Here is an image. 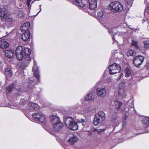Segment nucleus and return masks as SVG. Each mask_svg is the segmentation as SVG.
I'll return each mask as SVG.
<instances>
[{
	"instance_id": "obj_1",
	"label": "nucleus",
	"mask_w": 149,
	"mask_h": 149,
	"mask_svg": "<svg viewBox=\"0 0 149 149\" xmlns=\"http://www.w3.org/2000/svg\"><path fill=\"white\" fill-rule=\"evenodd\" d=\"M31 50L27 47L23 48L22 46H18L16 49L15 54L17 59L22 60L24 59L26 61H29L31 60L30 55Z\"/></svg>"
},
{
	"instance_id": "obj_2",
	"label": "nucleus",
	"mask_w": 149,
	"mask_h": 149,
	"mask_svg": "<svg viewBox=\"0 0 149 149\" xmlns=\"http://www.w3.org/2000/svg\"><path fill=\"white\" fill-rule=\"evenodd\" d=\"M51 122L53 125V130L58 131L63 127V124L60 119L56 115H52L50 116Z\"/></svg>"
},
{
	"instance_id": "obj_3",
	"label": "nucleus",
	"mask_w": 149,
	"mask_h": 149,
	"mask_svg": "<svg viewBox=\"0 0 149 149\" xmlns=\"http://www.w3.org/2000/svg\"><path fill=\"white\" fill-rule=\"evenodd\" d=\"M108 8L112 12L114 13L120 12L123 8V5L117 1L111 2Z\"/></svg>"
},
{
	"instance_id": "obj_4",
	"label": "nucleus",
	"mask_w": 149,
	"mask_h": 149,
	"mask_svg": "<svg viewBox=\"0 0 149 149\" xmlns=\"http://www.w3.org/2000/svg\"><path fill=\"white\" fill-rule=\"evenodd\" d=\"M70 3L79 7L80 9H82L86 13H88L90 15V12L86 8L88 2L87 1H70Z\"/></svg>"
},
{
	"instance_id": "obj_5",
	"label": "nucleus",
	"mask_w": 149,
	"mask_h": 149,
	"mask_svg": "<svg viewBox=\"0 0 149 149\" xmlns=\"http://www.w3.org/2000/svg\"><path fill=\"white\" fill-rule=\"evenodd\" d=\"M66 125L70 129L72 130H77L78 129V126L77 122L71 117H66L64 120Z\"/></svg>"
},
{
	"instance_id": "obj_6",
	"label": "nucleus",
	"mask_w": 149,
	"mask_h": 149,
	"mask_svg": "<svg viewBox=\"0 0 149 149\" xmlns=\"http://www.w3.org/2000/svg\"><path fill=\"white\" fill-rule=\"evenodd\" d=\"M112 64L110 63V65L108 67L109 70V73L111 74H114L116 73L119 72L121 70V67L120 65L115 62Z\"/></svg>"
},
{
	"instance_id": "obj_7",
	"label": "nucleus",
	"mask_w": 149,
	"mask_h": 149,
	"mask_svg": "<svg viewBox=\"0 0 149 149\" xmlns=\"http://www.w3.org/2000/svg\"><path fill=\"white\" fill-rule=\"evenodd\" d=\"M94 118L93 124L97 126L104 120L105 119V113L102 111H99L96 115Z\"/></svg>"
},
{
	"instance_id": "obj_8",
	"label": "nucleus",
	"mask_w": 149,
	"mask_h": 149,
	"mask_svg": "<svg viewBox=\"0 0 149 149\" xmlns=\"http://www.w3.org/2000/svg\"><path fill=\"white\" fill-rule=\"evenodd\" d=\"M33 84H29L27 87V91H26L29 95H38L39 92L41 91V89L39 88L34 87Z\"/></svg>"
},
{
	"instance_id": "obj_9",
	"label": "nucleus",
	"mask_w": 149,
	"mask_h": 149,
	"mask_svg": "<svg viewBox=\"0 0 149 149\" xmlns=\"http://www.w3.org/2000/svg\"><path fill=\"white\" fill-rule=\"evenodd\" d=\"M32 116L36 121H39L44 124L46 123V118L41 112L33 113Z\"/></svg>"
},
{
	"instance_id": "obj_10",
	"label": "nucleus",
	"mask_w": 149,
	"mask_h": 149,
	"mask_svg": "<svg viewBox=\"0 0 149 149\" xmlns=\"http://www.w3.org/2000/svg\"><path fill=\"white\" fill-rule=\"evenodd\" d=\"M32 70L34 76L37 79V84L40 83V75L37 63L35 61L34 63V66L33 67Z\"/></svg>"
},
{
	"instance_id": "obj_11",
	"label": "nucleus",
	"mask_w": 149,
	"mask_h": 149,
	"mask_svg": "<svg viewBox=\"0 0 149 149\" xmlns=\"http://www.w3.org/2000/svg\"><path fill=\"white\" fill-rule=\"evenodd\" d=\"M96 93L99 97L102 98L104 97L107 94L106 88L105 87H98L96 89Z\"/></svg>"
},
{
	"instance_id": "obj_12",
	"label": "nucleus",
	"mask_w": 149,
	"mask_h": 149,
	"mask_svg": "<svg viewBox=\"0 0 149 149\" xmlns=\"http://www.w3.org/2000/svg\"><path fill=\"white\" fill-rule=\"evenodd\" d=\"M117 112L115 110H111L110 111L109 116L113 123H116L119 120V117L117 115Z\"/></svg>"
},
{
	"instance_id": "obj_13",
	"label": "nucleus",
	"mask_w": 149,
	"mask_h": 149,
	"mask_svg": "<svg viewBox=\"0 0 149 149\" xmlns=\"http://www.w3.org/2000/svg\"><path fill=\"white\" fill-rule=\"evenodd\" d=\"M112 56L109 60V63H112L113 61L116 59H119L121 55V53L119 50L112 51Z\"/></svg>"
},
{
	"instance_id": "obj_14",
	"label": "nucleus",
	"mask_w": 149,
	"mask_h": 149,
	"mask_svg": "<svg viewBox=\"0 0 149 149\" xmlns=\"http://www.w3.org/2000/svg\"><path fill=\"white\" fill-rule=\"evenodd\" d=\"M144 59L143 57L141 56H137L135 57L133 60V63L136 67H139L143 62Z\"/></svg>"
},
{
	"instance_id": "obj_15",
	"label": "nucleus",
	"mask_w": 149,
	"mask_h": 149,
	"mask_svg": "<svg viewBox=\"0 0 149 149\" xmlns=\"http://www.w3.org/2000/svg\"><path fill=\"white\" fill-rule=\"evenodd\" d=\"M112 104L114 107L115 109L117 111H121L122 110L121 108L123 105L122 102L116 99L115 100L111 102Z\"/></svg>"
},
{
	"instance_id": "obj_16",
	"label": "nucleus",
	"mask_w": 149,
	"mask_h": 149,
	"mask_svg": "<svg viewBox=\"0 0 149 149\" xmlns=\"http://www.w3.org/2000/svg\"><path fill=\"white\" fill-rule=\"evenodd\" d=\"M88 3L89 9L91 10H95L97 6V1H87Z\"/></svg>"
},
{
	"instance_id": "obj_17",
	"label": "nucleus",
	"mask_w": 149,
	"mask_h": 149,
	"mask_svg": "<svg viewBox=\"0 0 149 149\" xmlns=\"http://www.w3.org/2000/svg\"><path fill=\"white\" fill-rule=\"evenodd\" d=\"M30 24L29 22H24L21 26V29L22 32H30Z\"/></svg>"
},
{
	"instance_id": "obj_18",
	"label": "nucleus",
	"mask_w": 149,
	"mask_h": 149,
	"mask_svg": "<svg viewBox=\"0 0 149 149\" xmlns=\"http://www.w3.org/2000/svg\"><path fill=\"white\" fill-rule=\"evenodd\" d=\"M3 52L5 53V56L8 58L11 59L14 56V52L13 50L12 49H5L3 51Z\"/></svg>"
},
{
	"instance_id": "obj_19",
	"label": "nucleus",
	"mask_w": 149,
	"mask_h": 149,
	"mask_svg": "<svg viewBox=\"0 0 149 149\" xmlns=\"http://www.w3.org/2000/svg\"><path fill=\"white\" fill-rule=\"evenodd\" d=\"M141 122L142 125L145 128L149 127V117L147 116L142 117Z\"/></svg>"
},
{
	"instance_id": "obj_20",
	"label": "nucleus",
	"mask_w": 149,
	"mask_h": 149,
	"mask_svg": "<svg viewBox=\"0 0 149 149\" xmlns=\"http://www.w3.org/2000/svg\"><path fill=\"white\" fill-rule=\"evenodd\" d=\"M21 36V39L23 40L26 41L30 38V32H24Z\"/></svg>"
},
{
	"instance_id": "obj_21",
	"label": "nucleus",
	"mask_w": 149,
	"mask_h": 149,
	"mask_svg": "<svg viewBox=\"0 0 149 149\" xmlns=\"http://www.w3.org/2000/svg\"><path fill=\"white\" fill-rule=\"evenodd\" d=\"M125 91L123 86L119 85L118 91L119 95L120 96H123V97H124L125 96Z\"/></svg>"
},
{
	"instance_id": "obj_22",
	"label": "nucleus",
	"mask_w": 149,
	"mask_h": 149,
	"mask_svg": "<svg viewBox=\"0 0 149 149\" xmlns=\"http://www.w3.org/2000/svg\"><path fill=\"white\" fill-rule=\"evenodd\" d=\"M8 17V15L7 12L6 10L2 9L0 8V17L3 19H6Z\"/></svg>"
},
{
	"instance_id": "obj_23",
	"label": "nucleus",
	"mask_w": 149,
	"mask_h": 149,
	"mask_svg": "<svg viewBox=\"0 0 149 149\" xmlns=\"http://www.w3.org/2000/svg\"><path fill=\"white\" fill-rule=\"evenodd\" d=\"M0 47L2 49L7 48L9 46L8 42L5 39H2L0 41Z\"/></svg>"
},
{
	"instance_id": "obj_24",
	"label": "nucleus",
	"mask_w": 149,
	"mask_h": 149,
	"mask_svg": "<svg viewBox=\"0 0 149 149\" xmlns=\"http://www.w3.org/2000/svg\"><path fill=\"white\" fill-rule=\"evenodd\" d=\"M148 128H145L144 126L143 125V126H139L138 127L137 129V131L138 132H139V133L143 134L145 133H147V131L146 129Z\"/></svg>"
},
{
	"instance_id": "obj_25",
	"label": "nucleus",
	"mask_w": 149,
	"mask_h": 149,
	"mask_svg": "<svg viewBox=\"0 0 149 149\" xmlns=\"http://www.w3.org/2000/svg\"><path fill=\"white\" fill-rule=\"evenodd\" d=\"M16 84V82H14L13 83H11L8 87H6V89L9 92H11L13 88L15 87Z\"/></svg>"
},
{
	"instance_id": "obj_26",
	"label": "nucleus",
	"mask_w": 149,
	"mask_h": 149,
	"mask_svg": "<svg viewBox=\"0 0 149 149\" xmlns=\"http://www.w3.org/2000/svg\"><path fill=\"white\" fill-rule=\"evenodd\" d=\"M93 93L90 92L84 97L86 101H89L91 100L93 96Z\"/></svg>"
},
{
	"instance_id": "obj_27",
	"label": "nucleus",
	"mask_w": 149,
	"mask_h": 149,
	"mask_svg": "<svg viewBox=\"0 0 149 149\" xmlns=\"http://www.w3.org/2000/svg\"><path fill=\"white\" fill-rule=\"evenodd\" d=\"M28 105L35 110H37L38 109V104L32 102H30L28 104Z\"/></svg>"
},
{
	"instance_id": "obj_28",
	"label": "nucleus",
	"mask_w": 149,
	"mask_h": 149,
	"mask_svg": "<svg viewBox=\"0 0 149 149\" xmlns=\"http://www.w3.org/2000/svg\"><path fill=\"white\" fill-rule=\"evenodd\" d=\"M114 28H109L108 29V31L109 32V33L111 35H113V36H112V38L113 40L114 41H115L116 42V40H115V38H114V36L115 35H114V34H116V33L114 32H113V30L114 29Z\"/></svg>"
},
{
	"instance_id": "obj_29",
	"label": "nucleus",
	"mask_w": 149,
	"mask_h": 149,
	"mask_svg": "<svg viewBox=\"0 0 149 149\" xmlns=\"http://www.w3.org/2000/svg\"><path fill=\"white\" fill-rule=\"evenodd\" d=\"M4 73L5 75L10 77L12 76L13 74V73L11 69L10 68H6Z\"/></svg>"
},
{
	"instance_id": "obj_30",
	"label": "nucleus",
	"mask_w": 149,
	"mask_h": 149,
	"mask_svg": "<svg viewBox=\"0 0 149 149\" xmlns=\"http://www.w3.org/2000/svg\"><path fill=\"white\" fill-rule=\"evenodd\" d=\"M77 137L74 135L73 136L69 138L68 140L69 142H70L71 143H74L75 142H76L77 140Z\"/></svg>"
},
{
	"instance_id": "obj_31",
	"label": "nucleus",
	"mask_w": 149,
	"mask_h": 149,
	"mask_svg": "<svg viewBox=\"0 0 149 149\" xmlns=\"http://www.w3.org/2000/svg\"><path fill=\"white\" fill-rule=\"evenodd\" d=\"M125 5L127 8H129L133 3V1H124Z\"/></svg>"
},
{
	"instance_id": "obj_32",
	"label": "nucleus",
	"mask_w": 149,
	"mask_h": 149,
	"mask_svg": "<svg viewBox=\"0 0 149 149\" xmlns=\"http://www.w3.org/2000/svg\"><path fill=\"white\" fill-rule=\"evenodd\" d=\"M77 122L78 123H81L82 124V125L83 126H85L86 124V123L85 119L83 118H81L77 119Z\"/></svg>"
},
{
	"instance_id": "obj_33",
	"label": "nucleus",
	"mask_w": 149,
	"mask_h": 149,
	"mask_svg": "<svg viewBox=\"0 0 149 149\" xmlns=\"http://www.w3.org/2000/svg\"><path fill=\"white\" fill-rule=\"evenodd\" d=\"M125 77H128L131 74V71L128 68H126L125 69Z\"/></svg>"
},
{
	"instance_id": "obj_34",
	"label": "nucleus",
	"mask_w": 149,
	"mask_h": 149,
	"mask_svg": "<svg viewBox=\"0 0 149 149\" xmlns=\"http://www.w3.org/2000/svg\"><path fill=\"white\" fill-rule=\"evenodd\" d=\"M134 51L132 49H130L127 52V55L128 56H134Z\"/></svg>"
},
{
	"instance_id": "obj_35",
	"label": "nucleus",
	"mask_w": 149,
	"mask_h": 149,
	"mask_svg": "<svg viewBox=\"0 0 149 149\" xmlns=\"http://www.w3.org/2000/svg\"><path fill=\"white\" fill-rule=\"evenodd\" d=\"M149 14V3L146 4L145 9L144 15Z\"/></svg>"
},
{
	"instance_id": "obj_36",
	"label": "nucleus",
	"mask_w": 149,
	"mask_h": 149,
	"mask_svg": "<svg viewBox=\"0 0 149 149\" xmlns=\"http://www.w3.org/2000/svg\"><path fill=\"white\" fill-rule=\"evenodd\" d=\"M138 41L134 40H132V46H134L136 48H138Z\"/></svg>"
},
{
	"instance_id": "obj_37",
	"label": "nucleus",
	"mask_w": 149,
	"mask_h": 149,
	"mask_svg": "<svg viewBox=\"0 0 149 149\" xmlns=\"http://www.w3.org/2000/svg\"><path fill=\"white\" fill-rule=\"evenodd\" d=\"M98 20L101 24H104L105 22V18L103 17H98Z\"/></svg>"
},
{
	"instance_id": "obj_38",
	"label": "nucleus",
	"mask_w": 149,
	"mask_h": 149,
	"mask_svg": "<svg viewBox=\"0 0 149 149\" xmlns=\"http://www.w3.org/2000/svg\"><path fill=\"white\" fill-rule=\"evenodd\" d=\"M134 103L133 104L132 106H131V107H130V108L128 109V113H132V111H134Z\"/></svg>"
},
{
	"instance_id": "obj_39",
	"label": "nucleus",
	"mask_w": 149,
	"mask_h": 149,
	"mask_svg": "<svg viewBox=\"0 0 149 149\" xmlns=\"http://www.w3.org/2000/svg\"><path fill=\"white\" fill-rule=\"evenodd\" d=\"M17 15L19 17H22L24 16V14L22 11L19 10L17 13Z\"/></svg>"
},
{
	"instance_id": "obj_40",
	"label": "nucleus",
	"mask_w": 149,
	"mask_h": 149,
	"mask_svg": "<svg viewBox=\"0 0 149 149\" xmlns=\"http://www.w3.org/2000/svg\"><path fill=\"white\" fill-rule=\"evenodd\" d=\"M144 47L146 48H149V40H145L143 42Z\"/></svg>"
},
{
	"instance_id": "obj_41",
	"label": "nucleus",
	"mask_w": 149,
	"mask_h": 149,
	"mask_svg": "<svg viewBox=\"0 0 149 149\" xmlns=\"http://www.w3.org/2000/svg\"><path fill=\"white\" fill-rule=\"evenodd\" d=\"M128 114H127V113H126L124 116V120L123 121V126H125V125L126 124V121L127 119V118L128 117Z\"/></svg>"
},
{
	"instance_id": "obj_42",
	"label": "nucleus",
	"mask_w": 149,
	"mask_h": 149,
	"mask_svg": "<svg viewBox=\"0 0 149 149\" xmlns=\"http://www.w3.org/2000/svg\"><path fill=\"white\" fill-rule=\"evenodd\" d=\"M26 100L24 99H22L20 100V103L21 104L24 105L26 104Z\"/></svg>"
},
{
	"instance_id": "obj_43",
	"label": "nucleus",
	"mask_w": 149,
	"mask_h": 149,
	"mask_svg": "<svg viewBox=\"0 0 149 149\" xmlns=\"http://www.w3.org/2000/svg\"><path fill=\"white\" fill-rule=\"evenodd\" d=\"M104 13L102 11H101L98 12L97 13L98 17H103Z\"/></svg>"
},
{
	"instance_id": "obj_44",
	"label": "nucleus",
	"mask_w": 149,
	"mask_h": 149,
	"mask_svg": "<svg viewBox=\"0 0 149 149\" xmlns=\"http://www.w3.org/2000/svg\"><path fill=\"white\" fill-rule=\"evenodd\" d=\"M112 79L110 77L107 78L105 81V82L106 83H109L111 82Z\"/></svg>"
},
{
	"instance_id": "obj_45",
	"label": "nucleus",
	"mask_w": 149,
	"mask_h": 149,
	"mask_svg": "<svg viewBox=\"0 0 149 149\" xmlns=\"http://www.w3.org/2000/svg\"><path fill=\"white\" fill-rule=\"evenodd\" d=\"M84 111L85 113H86V112L87 113H89L90 112V110L89 108L88 107L86 108L85 110H84Z\"/></svg>"
},
{
	"instance_id": "obj_46",
	"label": "nucleus",
	"mask_w": 149,
	"mask_h": 149,
	"mask_svg": "<svg viewBox=\"0 0 149 149\" xmlns=\"http://www.w3.org/2000/svg\"><path fill=\"white\" fill-rule=\"evenodd\" d=\"M13 21V19L11 18H9L7 19V21L10 22V23H12Z\"/></svg>"
},
{
	"instance_id": "obj_47",
	"label": "nucleus",
	"mask_w": 149,
	"mask_h": 149,
	"mask_svg": "<svg viewBox=\"0 0 149 149\" xmlns=\"http://www.w3.org/2000/svg\"><path fill=\"white\" fill-rule=\"evenodd\" d=\"M26 5L29 7H31L30 3L31 2V1H27Z\"/></svg>"
},
{
	"instance_id": "obj_48",
	"label": "nucleus",
	"mask_w": 149,
	"mask_h": 149,
	"mask_svg": "<svg viewBox=\"0 0 149 149\" xmlns=\"http://www.w3.org/2000/svg\"><path fill=\"white\" fill-rule=\"evenodd\" d=\"M105 130L104 129H99L98 130V132L99 133H101L102 132H104Z\"/></svg>"
},
{
	"instance_id": "obj_49",
	"label": "nucleus",
	"mask_w": 149,
	"mask_h": 149,
	"mask_svg": "<svg viewBox=\"0 0 149 149\" xmlns=\"http://www.w3.org/2000/svg\"><path fill=\"white\" fill-rule=\"evenodd\" d=\"M41 6H42L41 5H40L39 6H40V10L39 12H38V13H37V14L36 15H35V17L36 16L38 15V14L41 11V10H42V9L41 8Z\"/></svg>"
},
{
	"instance_id": "obj_50",
	"label": "nucleus",
	"mask_w": 149,
	"mask_h": 149,
	"mask_svg": "<svg viewBox=\"0 0 149 149\" xmlns=\"http://www.w3.org/2000/svg\"><path fill=\"white\" fill-rule=\"evenodd\" d=\"M7 105V106L6 107L12 108L11 105L10 104L8 103Z\"/></svg>"
},
{
	"instance_id": "obj_51",
	"label": "nucleus",
	"mask_w": 149,
	"mask_h": 149,
	"mask_svg": "<svg viewBox=\"0 0 149 149\" xmlns=\"http://www.w3.org/2000/svg\"><path fill=\"white\" fill-rule=\"evenodd\" d=\"M147 19H143V22H142L143 23L145 22L146 21L148 22V21L146 20Z\"/></svg>"
},
{
	"instance_id": "obj_52",
	"label": "nucleus",
	"mask_w": 149,
	"mask_h": 149,
	"mask_svg": "<svg viewBox=\"0 0 149 149\" xmlns=\"http://www.w3.org/2000/svg\"><path fill=\"white\" fill-rule=\"evenodd\" d=\"M22 89L21 88H19V89H18V91H19V92H20V91H22Z\"/></svg>"
},
{
	"instance_id": "obj_53",
	"label": "nucleus",
	"mask_w": 149,
	"mask_h": 149,
	"mask_svg": "<svg viewBox=\"0 0 149 149\" xmlns=\"http://www.w3.org/2000/svg\"><path fill=\"white\" fill-rule=\"evenodd\" d=\"M130 25H129V28L130 29H132V30H134V28H131V27H130Z\"/></svg>"
},
{
	"instance_id": "obj_54",
	"label": "nucleus",
	"mask_w": 149,
	"mask_h": 149,
	"mask_svg": "<svg viewBox=\"0 0 149 149\" xmlns=\"http://www.w3.org/2000/svg\"><path fill=\"white\" fill-rule=\"evenodd\" d=\"M123 74H122L121 75H120V77H123Z\"/></svg>"
},
{
	"instance_id": "obj_55",
	"label": "nucleus",
	"mask_w": 149,
	"mask_h": 149,
	"mask_svg": "<svg viewBox=\"0 0 149 149\" xmlns=\"http://www.w3.org/2000/svg\"><path fill=\"white\" fill-rule=\"evenodd\" d=\"M24 75H23L22 77V79H24Z\"/></svg>"
},
{
	"instance_id": "obj_56",
	"label": "nucleus",
	"mask_w": 149,
	"mask_h": 149,
	"mask_svg": "<svg viewBox=\"0 0 149 149\" xmlns=\"http://www.w3.org/2000/svg\"><path fill=\"white\" fill-rule=\"evenodd\" d=\"M147 0H146V1H144V3H145L146 4V3L147 2Z\"/></svg>"
},
{
	"instance_id": "obj_57",
	"label": "nucleus",
	"mask_w": 149,
	"mask_h": 149,
	"mask_svg": "<svg viewBox=\"0 0 149 149\" xmlns=\"http://www.w3.org/2000/svg\"><path fill=\"white\" fill-rule=\"evenodd\" d=\"M21 71H22V72H24V70H21Z\"/></svg>"
},
{
	"instance_id": "obj_58",
	"label": "nucleus",
	"mask_w": 149,
	"mask_h": 149,
	"mask_svg": "<svg viewBox=\"0 0 149 149\" xmlns=\"http://www.w3.org/2000/svg\"><path fill=\"white\" fill-rule=\"evenodd\" d=\"M97 84H96V85H95V86H96L97 87Z\"/></svg>"
},
{
	"instance_id": "obj_59",
	"label": "nucleus",
	"mask_w": 149,
	"mask_h": 149,
	"mask_svg": "<svg viewBox=\"0 0 149 149\" xmlns=\"http://www.w3.org/2000/svg\"><path fill=\"white\" fill-rule=\"evenodd\" d=\"M35 1H34L32 2V3H33Z\"/></svg>"
},
{
	"instance_id": "obj_60",
	"label": "nucleus",
	"mask_w": 149,
	"mask_h": 149,
	"mask_svg": "<svg viewBox=\"0 0 149 149\" xmlns=\"http://www.w3.org/2000/svg\"><path fill=\"white\" fill-rule=\"evenodd\" d=\"M82 104L83 105V102H82Z\"/></svg>"
},
{
	"instance_id": "obj_61",
	"label": "nucleus",
	"mask_w": 149,
	"mask_h": 149,
	"mask_svg": "<svg viewBox=\"0 0 149 149\" xmlns=\"http://www.w3.org/2000/svg\"><path fill=\"white\" fill-rule=\"evenodd\" d=\"M32 81V83H33V81Z\"/></svg>"
}]
</instances>
